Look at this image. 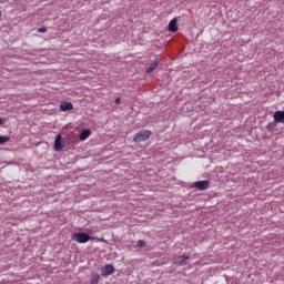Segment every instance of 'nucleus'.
<instances>
[{
	"label": "nucleus",
	"mask_w": 284,
	"mask_h": 284,
	"mask_svg": "<svg viewBox=\"0 0 284 284\" xmlns=\"http://www.w3.org/2000/svg\"><path fill=\"white\" fill-rule=\"evenodd\" d=\"M152 136V131L149 130H142L139 133L135 134L133 138L134 143H141L143 141H148Z\"/></svg>",
	"instance_id": "f257e3e1"
},
{
	"label": "nucleus",
	"mask_w": 284,
	"mask_h": 284,
	"mask_svg": "<svg viewBox=\"0 0 284 284\" xmlns=\"http://www.w3.org/2000/svg\"><path fill=\"white\" fill-rule=\"evenodd\" d=\"M72 241L75 243H88V241H92V236L88 233H74L72 235Z\"/></svg>",
	"instance_id": "f03ea898"
},
{
	"label": "nucleus",
	"mask_w": 284,
	"mask_h": 284,
	"mask_svg": "<svg viewBox=\"0 0 284 284\" xmlns=\"http://www.w3.org/2000/svg\"><path fill=\"white\" fill-rule=\"evenodd\" d=\"M65 148V141L61 138V134L57 135L54 141V150L55 152H61Z\"/></svg>",
	"instance_id": "7ed1b4c3"
},
{
	"label": "nucleus",
	"mask_w": 284,
	"mask_h": 284,
	"mask_svg": "<svg viewBox=\"0 0 284 284\" xmlns=\"http://www.w3.org/2000/svg\"><path fill=\"white\" fill-rule=\"evenodd\" d=\"M114 274V266L111 264H106L104 267L101 268V276H110Z\"/></svg>",
	"instance_id": "20e7f679"
},
{
	"label": "nucleus",
	"mask_w": 284,
	"mask_h": 284,
	"mask_svg": "<svg viewBox=\"0 0 284 284\" xmlns=\"http://www.w3.org/2000/svg\"><path fill=\"white\" fill-rule=\"evenodd\" d=\"M195 187L201 191L207 190L210 187V181L209 180L197 181L195 182Z\"/></svg>",
	"instance_id": "39448f33"
},
{
	"label": "nucleus",
	"mask_w": 284,
	"mask_h": 284,
	"mask_svg": "<svg viewBox=\"0 0 284 284\" xmlns=\"http://www.w3.org/2000/svg\"><path fill=\"white\" fill-rule=\"evenodd\" d=\"M190 261V255H180L174 258V265H185V262Z\"/></svg>",
	"instance_id": "423d86ee"
},
{
	"label": "nucleus",
	"mask_w": 284,
	"mask_h": 284,
	"mask_svg": "<svg viewBox=\"0 0 284 284\" xmlns=\"http://www.w3.org/2000/svg\"><path fill=\"white\" fill-rule=\"evenodd\" d=\"M60 110L61 112H70V110H74V105L72 102H61Z\"/></svg>",
	"instance_id": "0eeeda50"
},
{
	"label": "nucleus",
	"mask_w": 284,
	"mask_h": 284,
	"mask_svg": "<svg viewBox=\"0 0 284 284\" xmlns=\"http://www.w3.org/2000/svg\"><path fill=\"white\" fill-rule=\"evenodd\" d=\"M273 119L275 123H284V111H275Z\"/></svg>",
	"instance_id": "6e6552de"
},
{
	"label": "nucleus",
	"mask_w": 284,
	"mask_h": 284,
	"mask_svg": "<svg viewBox=\"0 0 284 284\" xmlns=\"http://www.w3.org/2000/svg\"><path fill=\"white\" fill-rule=\"evenodd\" d=\"M178 20L176 18L172 19L169 23V32H176L179 30V27L176 26Z\"/></svg>",
	"instance_id": "1a4fd4ad"
},
{
	"label": "nucleus",
	"mask_w": 284,
	"mask_h": 284,
	"mask_svg": "<svg viewBox=\"0 0 284 284\" xmlns=\"http://www.w3.org/2000/svg\"><path fill=\"white\" fill-rule=\"evenodd\" d=\"M90 134H92V131L90 129H84L79 135L80 141H85Z\"/></svg>",
	"instance_id": "9d476101"
},
{
	"label": "nucleus",
	"mask_w": 284,
	"mask_h": 284,
	"mask_svg": "<svg viewBox=\"0 0 284 284\" xmlns=\"http://www.w3.org/2000/svg\"><path fill=\"white\" fill-rule=\"evenodd\" d=\"M159 68V60H155L148 69H146V74H152L155 69Z\"/></svg>",
	"instance_id": "9b49d317"
},
{
	"label": "nucleus",
	"mask_w": 284,
	"mask_h": 284,
	"mask_svg": "<svg viewBox=\"0 0 284 284\" xmlns=\"http://www.w3.org/2000/svg\"><path fill=\"white\" fill-rule=\"evenodd\" d=\"M99 281H101V276L99 274H93L91 278V284H99Z\"/></svg>",
	"instance_id": "f8f14e48"
},
{
	"label": "nucleus",
	"mask_w": 284,
	"mask_h": 284,
	"mask_svg": "<svg viewBox=\"0 0 284 284\" xmlns=\"http://www.w3.org/2000/svg\"><path fill=\"white\" fill-rule=\"evenodd\" d=\"M10 136L8 135H0V145H3V143H9Z\"/></svg>",
	"instance_id": "ddd939ff"
},
{
	"label": "nucleus",
	"mask_w": 284,
	"mask_h": 284,
	"mask_svg": "<svg viewBox=\"0 0 284 284\" xmlns=\"http://www.w3.org/2000/svg\"><path fill=\"white\" fill-rule=\"evenodd\" d=\"M138 247H145V242L143 240H139Z\"/></svg>",
	"instance_id": "4468645a"
},
{
	"label": "nucleus",
	"mask_w": 284,
	"mask_h": 284,
	"mask_svg": "<svg viewBox=\"0 0 284 284\" xmlns=\"http://www.w3.org/2000/svg\"><path fill=\"white\" fill-rule=\"evenodd\" d=\"M48 31V29H45V28H39L38 29V32H40V33H43V32H47Z\"/></svg>",
	"instance_id": "2eb2a0df"
},
{
	"label": "nucleus",
	"mask_w": 284,
	"mask_h": 284,
	"mask_svg": "<svg viewBox=\"0 0 284 284\" xmlns=\"http://www.w3.org/2000/svg\"><path fill=\"white\" fill-rule=\"evenodd\" d=\"M121 104V98H116L115 99V105H120Z\"/></svg>",
	"instance_id": "dca6fc26"
},
{
	"label": "nucleus",
	"mask_w": 284,
	"mask_h": 284,
	"mask_svg": "<svg viewBox=\"0 0 284 284\" xmlns=\"http://www.w3.org/2000/svg\"><path fill=\"white\" fill-rule=\"evenodd\" d=\"M0 125H3V119L0 118Z\"/></svg>",
	"instance_id": "f3484780"
},
{
	"label": "nucleus",
	"mask_w": 284,
	"mask_h": 284,
	"mask_svg": "<svg viewBox=\"0 0 284 284\" xmlns=\"http://www.w3.org/2000/svg\"><path fill=\"white\" fill-rule=\"evenodd\" d=\"M0 17H1V11H0Z\"/></svg>",
	"instance_id": "a211bd4d"
}]
</instances>
